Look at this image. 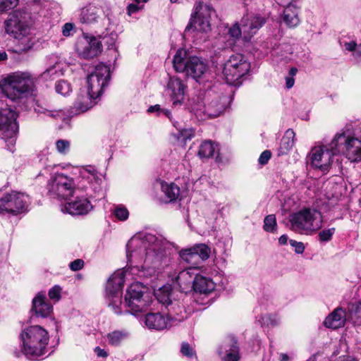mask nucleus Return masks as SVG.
Returning <instances> with one entry per match:
<instances>
[{
	"label": "nucleus",
	"instance_id": "36",
	"mask_svg": "<svg viewBox=\"0 0 361 361\" xmlns=\"http://www.w3.org/2000/svg\"><path fill=\"white\" fill-rule=\"evenodd\" d=\"M216 150V146L212 141L205 140L199 147L198 156L201 159H208L213 156Z\"/></svg>",
	"mask_w": 361,
	"mask_h": 361
},
{
	"label": "nucleus",
	"instance_id": "33",
	"mask_svg": "<svg viewBox=\"0 0 361 361\" xmlns=\"http://www.w3.org/2000/svg\"><path fill=\"white\" fill-rule=\"evenodd\" d=\"M295 132L293 129H288L283 136L279 147L278 149V156L287 154L292 149L294 144Z\"/></svg>",
	"mask_w": 361,
	"mask_h": 361
},
{
	"label": "nucleus",
	"instance_id": "10",
	"mask_svg": "<svg viewBox=\"0 0 361 361\" xmlns=\"http://www.w3.org/2000/svg\"><path fill=\"white\" fill-rule=\"evenodd\" d=\"M331 141L326 145L314 147L312 149L310 160L313 168L325 172L334 166L339 167V160L341 157L339 153H334L335 152L331 150Z\"/></svg>",
	"mask_w": 361,
	"mask_h": 361
},
{
	"label": "nucleus",
	"instance_id": "12",
	"mask_svg": "<svg viewBox=\"0 0 361 361\" xmlns=\"http://www.w3.org/2000/svg\"><path fill=\"white\" fill-rule=\"evenodd\" d=\"M250 64L244 55H231L223 66L222 73L228 84L233 85L250 70Z\"/></svg>",
	"mask_w": 361,
	"mask_h": 361
},
{
	"label": "nucleus",
	"instance_id": "13",
	"mask_svg": "<svg viewBox=\"0 0 361 361\" xmlns=\"http://www.w3.org/2000/svg\"><path fill=\"white\" fill-rule=\"evenodd\" d=\"M214 14L215 11L210 4L202 1H197L186 30L194 28L197 31L204 32L210 30V19Z\"/></svg>",
	"mask_w": 361,
	"mask_h": 361
},
{
	"label": "nucleus",
	"instance_id": "29",
	"mask_svg": "<svg viewBox=\"0 0 361 361\" xmlns=\"http://www.w3.org/2000/svg\"><path fill=\"white\" fill-rule=\"evenodd\" d=\"M345 321V311L341 307H337L326 317L324 325L326 328L336 329L344 326Z\"/></svg>",
	"mask_w": 361,
	"mask_h": 361
},
{
	"label": "nucleus",
	"instance_id": "18",
	"mask_svg": "<svg viewBox=\"0 0 361 361\" xmlns=\"http://www.w3.org/2000/svg\"><path fill=\"white\" fill-rule=\"evenodd\" d=\"M265 22V18L259 15L243 16L240 20V25L243 27L244 40L249 41Z\"/></svg>",
	"mask_w": 361,
	"mask_h": 361
},
{
	"label": "nucleus",
	"instance_id": "37",
	"mask_svg": "<svg viewBox=\"0 0 361 361\" xmlns=\"http://www.w3.org/2000/svg\"><path fill=\"white\" fill-rule=\"evenodd\" d=\"M195 135V131L192 128H186L178 130L174 133V137L180 146L184 147L188 140H190Z\"/></svg>",
	"mask_w": 361,
	"mask_h": 361
},
{
	"label": "nucleus",
	"instance_id": "57",
	"mask_svg": "<svg viewBox=\"0 0 361 361\" xmlns=\"http://www.w3.org/2000/svg\"><path fill=\"white\" fill-rule=\"evenodd\" d=\"M271 156V153L269 150L264 151L259 157V163L262 165L266 164L268 161L270 159Z\"/></svg>",
	"mask_w": 361,
	"mask_h": 361
},
{
	"label": "nucleus",
	"instance_id": "47",
	"mask_svg": "<svg viewBox=\"0 0 361 361\" xmlns=\"http://www.w3.org/2000/svg\"><path fill=\"white\" fill-rule=\"evenodd\" d=\"M126 271L123 269H118L116 271H114V284H116L118 288H122L126 277Z\"/></svg>",
	"mask_w": 361,
	"mask_h": 361
},
{
	"label": "nucleus",
	"instance_id": "59",
	"mask_svg": "<svg viewBox=\"0 0 361 361\" xmlns=\"http://www.w3.org/2000/svg\"><path fill=\"white\" fill-rule=\"evenodd\" d=\"M357 43L355 41L345 42L343 44V47L345 50L348 51L354 52L355 49L357 47Z\"/></svg>",
	"mask_w": 361,
	"mask_h": 361
},
{
	"label": "nucleus",
	"instance_id": "17",
	"mask_svg": "<svg viewBox=\"0 0 361 361\" xmlns=\"http://www.w3.org/2000/svg\"><path fill=\"white\" fill-rule=\"evenodd\" d=\"M16 119V112L7 105L3 106V103L0 101V130L7 133L11 142H14L13 137L18 130Z\"/></svg>",
	"mask_w": 361,
	"mask_h": 361
},
{
	"label": "nucleus",
	"instance_id": "1",
	"mask_svg": "<svg viewBox=\"0 0 361 361\" xmlns=\"http://www.w3.org/2000/svg\"><path fill=\"white\" fill-rule=\"evenodd\" d=\"M127 257L132 266L160 272L171 263L172 249H178L161 235L145 232L135 234L128 242Z\"/></svg>",
	"mask_w": 361,
	"mask_h": 361
},
{
	"label": "nucleus",
	"instance_id": "40",
	"mask_svg": "<svg viewBox=\"0 0 361 361\" xmlns=\"http://www.w3.org/2000/svg\"><path fill=\"white\" fill-rule=\"evenodd\" d=\"M264 229L267 232L274 233L276 228V220L275 215L270 214L267 216L264 220Z\"/></svg>",
	"mask_w": 361,
	"mask_h": 361
},
{
	"label": "nucleus",
	"instance_id": "30",
	"mask_svg": "<svg viewBox=\"0 0 361 361\" xmlns=\"http://www.w3.org/2000/svg\"><path fill=\"white\" fill-rule=\"evenodd\" d=\"M101 10L94 4H89L83 7L79 15V20L82 24H94L100 17Z\"/></svg>",
	"mask_w": 361,
	"mask_h": 361
},
{
	"label": "nucleus",
	"instance_id": "58",
	"mask_svg": "<svg viewBox=\"0 0 361 361\" xmlns=\"http://www.w3.org/2000/svg\"><path fill=\"white\" fill-rule=\"evenodd\" d=\"M139 4H130L128 6V14L131 16L133 13H137L143 8V6Z\"/></svg>",
	"mask_w": 361,
	"mask_h": 361
},
{
	"label": "nucleus",
	"instance_id": "28",
	"mask_svg": "<svg viewBox=\"0 0 361 361\" xmlns=\"http://www.w3.org/2000/svg\"><path fill=\"white\" fill-rule=\"evenodd\" d=\"M96 99V97H92V95L87 92H80L74 102L71 114H80L87 111L96 104L94 102Z\"/></svg>",
	"mask_w": 361,
	"mask_h": 361
},
{
	"label": "nucleus",
	"instance_id": "64",
	"mask_svg": "<svg viewBox=\"0 0 361 361\" xmlns=\"http://www.w3.org/2000/svg\"><path fill=\"white\" fill-rule=\"evenodd\" d=\"M288 238L286 235H282L279 238V243L280 245H286L288 242Z\"/></svg>",
	"mask_w": 361,
	"mask_h": 361
},
{
	"label": "nucleus",
	"instance_id": "19",
	"mask_svg": "<svg viewBox=\"0 0 361 361\" xmlns=\"http://www.w3.org/2000/svg\"><path fill=\"white\" fill-rule=\"evenodd\" d=\"M166 317L172 326L188 318L189 312L187 310L184 300L173 299L166 307Z\"/></svg>",
	"mask_w": 361,
	"mask_h": 361
},
{
	"label": "nucleus",
	"instance_id": "26",
	"mask_svg": "<svg viewBox=\"0 0 361 361\" xmlns=\"http://www.w3.org/2000/svg\"><path fill=\"white\" fill-rule=\"evenodd\" d=\"M145 324L149 329L164 330L172 326L169 319L159 313H148L145 317Z\"/></svg>",
	"mask_w": 361,
	"mask_h": 361
},
{
	"label": "nucleus",
	"instance_id": "45",
	"mask_svg": "<svg viewBox=\"0 0 361 361\" xmlns=\"http://www.w3.org/2000/svg\"><path fill=\"white\" fill-rule=\"evenodd\" d=\"M261 319H259L262 326H275L278 324V320L276 316L271 314H267L265 316L261 317Z\"/></svg>",
	"mask_w": 361,
	"mask_h": 361
},
{
	"label": "nucleus",
	"instance_id": "7",
	"mask_svg": "<svg viewBox=\"0 0 361 361\" xmlns=\"http://www.w3.org/2000/svg\"><path fill=\"white\" fill-rule=\"evenodd\" d=\"M320 212L311 208H304L289 216L290 229L300 234L312 235L322 226Z\"/></svg>",
	"mask_w": 361,
	"mask_h": 361
},
{
	"label": "nucleus",
	"instance_id": "20",
	"mask_svg": "<svg viewBox=\"0 0 361 361\" xmlns=\"http://www.w3.org/2000/svg\"><path fill=\"white\" fill-rule=\"evenodd\" d=\"M231 98L226 94L216 95L204 106V113L209 118L220 116L228 106Z\"/></svg>",
	"mask_w": 361,
	"mask_h": 361
},
{
	"label": "nucleus",
	"instance_id": "11",
	"mask_svg": "<svg viewBox=\"0 0 361 361\" xmlns=\"http://www.w3.org/2000/svg\"><path fill=\"white\" fill-rule=\"evenodd\" d=\"M31 203L29 195L13 190L0 198V213L17 216L27 212Z\"/></svg>",
	"mask_w": 361,
	"mask_h": 361
},
{
	"label": "nucleus",
	"instance_id": "34",
	"mask_svg": "<svg viewBox=\"0 0 361 361\" xmlns=\"http://www.w3.org/2000/svg\"><path fill=\"white\" fill-rule=\"evenodd\" d=\"M35 111L38 114H44L53 119H61L66 116L65 111L61 109H56L51 106L44 107L38 104L35 107Z\"/></svg>",
	"mask_w": 361,
	"mask_h": 361
},
{
	"label": "nucleus",
	"instance_id": "52",
	"mask_svg": "<svg viewBox=\"0 0 361 361\" xmlns=\"http://www.w3.org/2000/svg\"><path fill=\"white\" fill-rule=\"evenodd\" d=\"M61 288L59 286H54L49 291V298L55 302L59 301L61 299Z\"/></svg>",
	"mask_w": 361,
	"mask_h": 361
},
{
	"label": "nucleus",
	"instance_id": "2",
	"mask_svg": "<svg viewBox=\"0 0 361 361\" xmlns=\"http://www.w3.org/2000/svg\"><path fill=\"white\" fill-rule=\"evenodd\" d=\"M102 181L94 168H82L80 171L77 188L72 178L63 173H56L48 184V192L53 197L68 200L76 190H81L89 197H96L102 193Z\"/></svg>",
	"mask_w": 361,
	"mask_h": 361
},
{
	"label": "nucleus",
	"instance_id": "16",
	"mask_svg": "<svg viewBox=\"0 0 361 361\" xmlns=\"http://www.w3.org/2000/svg\"><path fill=\"white\" fill-rule=\"evenodd\" d=\"M209 255L210 249L205 244H198L190 248L183 249L179 252V256L182 260L197 269L198 265L209 257Z\"/></svg>",
	"mask_w": 361,
	"mask_h": 361
},
{
	"label": "nucleus",
	"instance_id": "6",
	"mask_svg": "<svg viewBox=\"0 0 361 361\" xmlns=\"http://www.w3.org/2000/svg\"><path fill=\"white\" fill-rule=\"evenodd\" d=\"M331 150L334 153L345 152L351 162L361 161V135L357 136L351 124L346 125L337 133L331 140Z\"/></svg>",
	"mask_w": 361,
	"mask_h": 361
},
{
	"label": "nucleus",
	"instance_id": "23",
	"mask_svg": "<svg viewBox=\"0 0 361 361\" xmlns=\"http://www.w3.org/2000/svg\"><path fill=\"white\" fill-rule=\"evenodd\" d=\"M197 269L195 267H190L180 271L175 277L173 283L176 284L183 292L187 293L193 290L195 278L197 276Z\"/></svg>",
	"mask_w": 361,
	"mask_h": 361
},
{
	"label": "nucleus",
	"instance_id": "4",
	"mask_svg": "<svg viewBox=\"0 0 361 361\" xmlns=\"http://www.w3.org/2000/svg\"><path fill=\"white\" fill-rule=\"evenodd\" d=\"M0 90L9 100L16 103L24 102L34 96V78L29 72L10 73L0 81Z\"/></svg>",
	"mask_w": 361,
	"mask_h": 361
},
{
	"label": "nucleus",
	"instance_id": "32",
	"mask_svg": "<svg viewBox=\"0 0 361 361\" xmlns=\"http://www.w3.org/2000/svg\"><path fill=\"white\" fill-rule=\"evenodd\" d=\"M283 21L290 28L295 27L299 25L298 8L294 4H289L284 8Z\"/></svg>",
	"mask_w": 361,
	"mask_h": 361
},
{
	"label": "nucleus",
	"instance_id": "56",
	"mask_svg": "<svg viewBox=\"0 0 361 361\" xmlns=\"http://www.w3.org/2000/svg\"><path fill=\"white\" fill-rule=\"evenodd\" d=\"M74 25L73 23H66L62 27V33L65 37H69L73 35L74 30Z\"/></svg>",
	"mask_w": 361,
	"mask_h": 361
},
{
	"label": "nucleus",
	"instance_id": "22",
	"mask_svg": "<svg viewBox=\"0 0 361 361\" xmlns=\"http://www.w3.org/2000/svg\"><path fill=\"white\" fill-rule=\"evenodd\" d=\"M186 85L179 78L171 77L167 83V92L170 96L173 106L182 104L185 92Z\"/></svg>",
	"mask_w": 361,
	"mask_h": 361
},
{
	"label": "nucleus",
	"instance_id": "9",
	"mask_svg": "<svg viewBox=\"0 0 361 361\" xmlns=\"http://www.w3.org/2000/svg\"><path fill=\"white\" fill-rule=\"evenodd\" d=\"M153 302V293L142 283H132L127 289L124 305L136 313L144 312Z\"/></svg>",
	"mask_w": 361,
	"mask_h": 361
},
{
	"label": "nucleus",
	"instance_id": "63",
	"mask_svg": "<svg viewBox=\"0 0 361 361\" xmlns=\"http://www.w3.org/2000/svg\"><path fill=\"white\" fill-rule=\"evenodd\" d=\"M353 55L355 58H359L361 56V44L357 45V47L353 53Z\"/></svg>",
	"mask_w": 361,
	"mask_h": 361
},
{
	"label": "nucleus",
	"instance_id": "62",
	"mask_svg": "<svg viewBox=\"0 0 361 361\" xmlns=\"http://www.w3.org/2000/svg\"><path fill=\"white\" fill-rule=\"evenodd\" d=\"M294 78L293 77L286 78V85L288 89L291 88L294 85Z\"/></svg>",
	"mask_w": 361,
	"mask_h": 361
},
{
	"label": "nucleus",
	"instance_id": "60",
	"mask_svg": "<svg viewBox=\"0 0 361 361\" xmlns=\"http://www.w3.org/2000/svg\"><path fill=\"white\" fill-rule=\"evenodd\" d=\"M104 13L105 14V18L104 19L103 24L111 25V13L110 8H107L104 9Z\"/></svg>",
	"mask_w": 361,
	"mask_h": 361
},
{
	"label": "nucleus",
	"instance_id": "3",
	"mask_svg": "<svg viewBox=\"0 0 361 361\" xmlns=\"http://www.w3.org/2000/svg\"><path fill=\"white\" fill-rule=\"evenodd\" d=\"M38 13L31 7L18 8L10 13L5 22L6 32L15 39L10 51L21 54L32 49L36 42L35 25Z\"/></svg>",
	"mask_w": 361,
	"mask_h": 361
},
{
	"label": "nucleus",
	"instance_id": "61",
	"mask_svg": "<svg viewBox=\"0 0 361 361\" xmlns=\"http://www.w3.org/2000/svg\"><path fill=\"white\" fill-rule=\"evenodd\" d=\"M94 352L99 357H106L108 355L107 352L104 349L100 348L99 347H96L94 348Z\"/></svg>",
	"mask_w": 361,
	"mask_h": 361
},
{
	"label": "nucleus",
	"instance_id": "25",
	"mask_svg": "<svg viewBox=\"0 0 361 361\" xmlns=\"http://www.w3.org/2000/svg\"><path fill=\"white\" fill-rule=\"evenodd\" d=\"M31 310L37 317L47 318L51 315L53 307L44 293H38L32 299Z\"/></svg>",
	"mask_w": 361,
	"mask_h": 361
},
{
	"label": "nucleus",
	"instance_id": "48",
	"mask_svg": "<svg viewBox=\"0 0 361 361\" xmlns=\"http://www.w3.org/2000/svg\"><path fill=\"white\" fill-rule=\"evenodd\" d=\"M335 233V228L322 230L319 233V239L321 242H328L331 240Z\"/></svg>",
	"mask_w": 361,
	"mask_h": 361
},
{
	"label": "nucleus",
	"instance_id": "43",
	"mask_svg": "<svg viewBox=\"0 0 361 361\" xmlns=\"http://www.w3.org/2000/svg\"><path fill=\"white\" fill-rule=\"evenodd\" d=\"M228 35L233 41H235L243 36V27L240 25V23H235L230 27L228 29Z\"/></svg>",
	"mask_w": 361,
	"mask_h": 361
},
{
	"label": "nucleus",
	"instance_id": "8",
	"mask_svg": "<svg viewBox=\"0 0 361 361\" xmlns=\"http://www.w3.org/2000/svg\"><path fill=\"white\" fill-rule=\"evenodd\" d=\"M173 68L177 72L185 73L197 80L208 70L206 61L202 57L188 56L184 49H179L173 59Z\"/></svg>",
	"mask_w": 361,
	"mask_h": 361
},
{
	"label": "nucleus",
	"instance_id": "31",
	"mask_svg": "<svg viewBox=\"0 0 361 361\" xmlns=\"http://www.w3.org/2000/svg\"><path fill=\"white\" fill-rule=\"evenodd\" d=\"M192 287L195 292L207 295L214 290L216 283L211 278L197 274Z\"/></svg>",
	"mask_w": 361,
	"mask_h": 361
},
{
	"label": "nucleus",
	"instance_id": "55",
	"mask_svg": "<svg viewBox=\"0 0 361 361\" xmlns=\"http://www.w3.org/2000/svg\"><path fill=\"white\" fill-rule=\"evenodd\" d=\"M290 245L295 248V252L298 254H302L305 250V245L302 242H298L294 240H289Z\"/></svg>",
	"mask_w": 361,
	"mask_h": 361
},
{
	"label": "nucleus",
	"instance_id": "42",
	"mask_svg": "<svg viewBox=\"0 0 361 361\" xmlns=\"http://www.w3.org/2000/svg\"><path fill=\"white\" fill-rule=\"evenodd\" d=\"M114 216L120 221H126L129 216V212L126 207L119 204L114 207Z\"/></svg>",
	"mask_w": 361,
	"mask_h": 361
},
{
	"label": "nucleus",
	"instance_id": "50",
	"mask_svg": "<svg viewBox=\"0 0 361 361\" xmlns=\"http://www.w3.org/2000/svg\"><path fill=\"white\" fill-rule=\"evenodd\" d=\"M129 337V333L126 330L114 331V345L126 341Z\"/></svg>",
	"mask_w": 361,
	"mask_h": 361
},
{
	"label": "nucleus",
	"instance_id": "41",
	"mask_svg": "<svg viewBox=\"0 0 361 361\" xmlns=\"http://www.w3.org/2000/svg\"><path fill=\"white\" fill-rule=\"evenodd\" d=\"M55 88L56 92L63 96L68 95L72 91L71 84L66 80L59 81L56 84Z\"/></svg>",
	"mask_w": 361,
	"mask_h": 361
},
{
	"label": "nucleus",
	"instance_id": "54",
	"mask_svg": "<svg viewBox=\"0 0 361 361\" xmlns=\"http://www.w3.org/2000/svg\"><path fill=\"white\" fill-rule=\"evenodd\" d=\"M147 111L150 112V113L157 111V112H159V114H163L166 116H167L169 119H171V114L170 111H169L167 109H161L160 106L159 104H157L154 106H151L148 109Z\"/></svg>",
	"mask_w": 361,
	"mask_h": 361
},
{
	"label": "nucleus",
	"instance_id": "24",
	"mask_svg": "<svg viewBox=\"0 0 361 361\" xmlns=\"http://www.w3.org/2000/svg\"><path fill=\"white\" fill-rule=\"evenodd\" d=\"M219 355L223 361H238L239 348L234 337H230L223 342L218 350Z\"/></svg>",
	"mask_w": 361,
	"mask_h": 361
},
{
	"label": "nucleus",
	"instance_id": "35",
	"mask_svg": "<svg viewBox=\"0 0 361 361\" xmlns=\"http://www.w3.org/2000/svg\"><path fill=\"white\" fill-rule=\"evenodd\" d=\"M154 296L157 298V301L164 305L165 307H166L171 301H173L170 286H164L160 288L153 293V297Z\"/></svg>",
	"mask_w": 361,
	"mask_h": 361
},
{
	"label": "nucleus",
	"instance_id": "15",
	"mask_svg": "<svg viewBox=\"0 0 361 361\" xmlns=\"http://www.w3.org/2000/svg\"><path fill=\"white\" fill-rule=\"evenodd\" d=\"M75 50L80 59L89 60L97 57L102 53V44L99 38L83 32L82 36L77 39Z\"/></svg>",
	"mask_w": 361,
	"mask_h": 361
},
{
	"label": "nucleus",
	"instance_id": "21",
	"mask_svg": "<svg viewBox=\"0 0 361 361\" xmlns=\"http://www.w3.org/2000/svg\"><path fill=\"white\" fill-rule=\"evenodd\" d=\"M92 209L93 207L87 197H77L63 204L61 211L73 216H80L87 214Z\"/></svg>",
	"mask_w": 361,
	"mask_h": 361
},
{
	"label": "nucleus",
	"instance_id": "27",
	"mask_svg": "<svg viewBox=\"0 0 361 361\" xmlns=\"http://www.w3.org/2000/svg\"><path fill=\"white\" fill-rule=\"evenodd\" d=\"M154 188L159 189L165 195V201L171 202L177 200L180 195V188L174 183H167L162 180H157Z\"/></svg>",
	"mask_w": 361,
	"mask_h": 361
},
{
	"label": "nucleus",
	"instance_id": "38",
	"mask_svg": "<svg viewBox=\"0 0 361 361\" xmlns=\"http://www.w3.org/2000/svg\"><path fill=\"white\" fill-rule=\"evenodd\" d=\"M349 317L355 324H361V301L349 307Z\"/></svg>",
	"mask_w": 361,
	"mask_h": 361
},
{
	"label": "nucleus",
	"instance_id": "5",
	"mask_svg": "<svg viewBox=\"0 0 361 361\" xmlns=\"http://www.w3.org/2000/svg\"><path fill=\"white\" fill-rule=\"evenodd\" d=\"M20 338L23 353L29 359H36L45 354L49 335L45 329L35 325L24 329Z\"/></svg>",
	"mask_w": 361,
	"mask_h": 361
},
{
	"label": "nucleus",
	"instance_id": "14",
	"mask_svg": "<svg viewBox=\"0 0 361 361\" xmlns=\"http://www.w3.org/2000/svg\"><path fill=\"white\" fill-rule=\"evenodd\" d=\"M111 78L110 68L104 64L96 66L94 71L87 78V93L98 98Z\"/></svg>",
	"mask_w": 361,
	"mask_h": 361
},
{
	"label": "nucleus",
	"instance_id": "44",
	"mask_svg": "<svg viewBox=\"0 0 361 361\" xmlns=\"http://www.w3.org/2000/svg\"><path fill=\"white\" fill-rule=\"evenodd\" d=\"M59 75V68H57V65L55 64L46 69V71L42 73V78L44 80L54 79L55 76H58Z\"/></svg>",
	"mask_w": 361,
	"mask_h": 361
},
{
	"label": "nucleus",
	"instance_id": "51",
	"mask_svg": "<svg viewBox=\"0 0 361 361\" xmlns=\"http://www.w3.org/2000/svg\"><path fill=\"white\" fill-rule=\"evenodd\" d=\"M18 0H0V11H5L14 8Z\"/></svg>",
	"mask_w": 361,
	"mask_h": 361
},
{
	"label": "nucleus",
	"instance_id": "46",
	"mask_svg": "<svg viewBox=\"0 0 361 361\" xmlns=\"http://www.w3.org/2000/svg\"><path fill=\"white\" fill-rule=\"evenodd\" d=\"M180 353L183 356L188 358H192L195 357V351L194 348L188 343H183L180 348Z\"/></svg>",
	"mask_w": 361,
	"mask_h": 361
},
{
	"label": "nucleus",
	"instance_id": "49",
	"mask_svg": "<svg viewBox=\"0 0 361 361\" xmlns=\"http://www.w3.org/2000/svg\"><path fill=\"white\" fill-rule=\"evenodd\" d=\"M57 151L61 154H66L69 151L70 143L66 140H59L56 142Z\"/></svg>",
	"mask_w": 361,
	"mask_h": 361
},
{
	"label": "nucleus",
	"instance_id": "53",
	"mask_svg": "<svg viewBox=\"0 0 361 361\" xmlns=\"http://www.w3.org/2000/svg\"><path fill=\"white\" fill-rule=\"evenodd\" d=\"M85 262L81 259H77L69 264V268L73 271H77L84 267Z\"/></svg>",
	"mask_w": 361,
	"mask_h": 361
},
{
	"label": "nucleus",
	"instance_id": "39",
	"mask_svg": "<svg viewBox=\"0 0 361 361\" xmlns=\"http://www.w3.org/2000/svg\"><path fill=\"white\" fill-rule=\"evenodd\" d=\"M104 296L109 306L113 303V274H111L104 284Z\"/></svg>",
	"mask_w": 361,
	"mask_h": 361
}]
</instances>
